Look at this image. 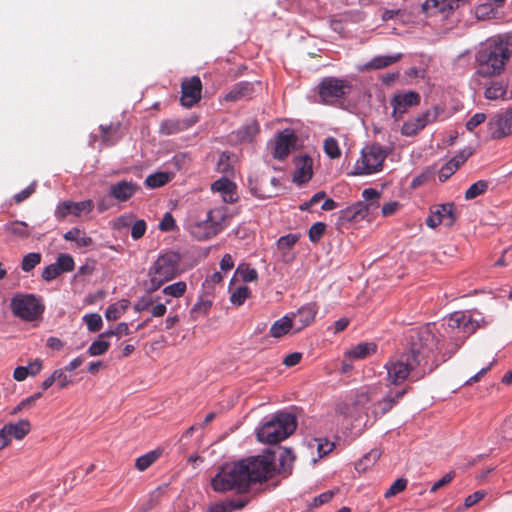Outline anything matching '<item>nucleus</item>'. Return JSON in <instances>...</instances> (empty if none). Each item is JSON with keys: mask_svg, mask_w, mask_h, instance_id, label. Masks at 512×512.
<instances>
[{"mask_svg": "<svg viewBox=\"0 0 512 512\" xmlns=\"http://www.w3.org/2000/svg\"><path fill=\"white\" fill-rule=\"evenodd\" d=\"M12 314L25 322H33L42 317L45 305L42 297L32 293H15L10 299Z\"/></svg>", "mask_w": 512, "mask_h": 512, "instance_id": "8", "label": "nucleus"}, {"mask_svg": "<svg viewBox=\"0 0 512 512\" xmlns=\"http://www.w3.org/2000/svg\"><path fill=\"white\" fill-rule=\"evenodd\" d=\"M228 215L222 207L211 209L206 218L189 224L190 234L197 240H208L218 235L225 227Z\"/></svg>", "mask_w": 512, "mask_h": 512, "instance_id": "9", "label": "nucleus"}, {"mask_svg": "<svg viewBox=\"0 0 512 512\" xmlns=\"http://www.w3.org/2000/svg\"><path fill=\"white\" fill-rule=\"evenodd\" d=\"M93 209V201L85 200L80 202L64 201L55 209V217L58 220L65 219L68 215L81 216L83 213L88 214Z\"/></svg>", "mask_w": 512, "mask_h": 512, "instance_id": "17", "label": "nucleus"}, {"mask_svg": "<svg viewBox=\"0 0 512 512\" xmlns=\"http://www.w3.org/2000/svg\"><path fill=\"white\" fill-rule=\"evenodd\" d=\"M423 124L421 121L416 117L410 120H407L403 123L401 127V134L406 137H413L416 136L420 131H422Z\"/></svg>", "mask_w": 512, "mask_h": 512, "instance_id": "37", "label": "nucleus"}, {"mask_svg": "<svg viewBox=\"0 0 512 512\" xmlns=\"http://www.w3.org/2000/svg\"><path fill=\"white\" fill-rule=\"evenodd\" d=\"M181 104L190 108L197 104L201 99L202 83L198 76L186 79L181 84Z\"/></svg>", "mask_w": 512, "mask_h": 512, "instance_id": "15", "label": "nucleus"}, {"mask_svg": "<svg viewBox=\"0 0 512 512\" xmlns=\"http://www.w3.org/2000/svg\"><path fill=\"white\" fill-rule=\"evenodd\" d=\"M379 207V203H365L358 201L342 211L341 218L348 221H358L364 219L370 211Z\"/></svg>", "mask_w": 512, "mask_h": 512, "instance_id": "19", "label": "nucleus"}, {"mask_svg": "<svg viewBox=\"0 0 512 512\" xmlns=\"http://www.w3.org/2000/svg\"><path fill=\"white\" fill-rule=\"evenodd\" d=\"M186 290H187L186 282L178 281V282H175L173 284L166 286L162 292L164 295L174 297V298H179L185 294Z\"/></svg>", "mask_w": 512, "mask_h": 512, "instance_id": "38", "label": "nucleus"}, {"mask_svg": "<svg viewBox=\"0 0 512 512\" xmlns=\"http://www.w3.org/2000/svg\"><path fill=\"white\" fill-rule=\"evenodd\" d=\"M324 151L331 159L338 158L341 154L338 142L333 137H328L324 141Z\"/></svg>", "mask_w": 512, "mask_h": 512, "instance_id": "46", "label": "nucleus"}, {"mask_svg": "<svg viewBox=\"0 0 512 512\" xmlns=\"http://www.w3.org/2000/svg\"><path fill=\"white\" fill-rule=\"evenodd\" d=\"M66 370L64 369H56L53 371L55 382H57L60 389L66 388L72 383V380L66 374Z\"/></svg>", "mask_w": 512, "mask_h": 512, "instance_id": "54", "label": "nucleus"}, {"mask_svg": "<svg viewBox=\"0 0 512 512\" xmlns=\"http://www.w3.org/2000/svg\"><path fill=\"white\" fill-rule=\"evenodd\" d=\"M457 8L455 0H425L421 6L426 16H433L438 13H451Z\"/></svg>", "mask_w": 512, "mask_h": 512, "instance_id": "22", "label": "nucleus"}, {"mask_svg": "<svg viewBox=\"0 0 512 512\" xmlns=\"http://www.w3.org/2000/svg\"><path fill=\"white\" fill-rule=\"evenodd\" d=\"M154 303V299L151 295L147 294L140 297L134 304V309L137 312L145 311L149 309Z\"/></svg>", "mask_w": 512, "mask_h": 512, "instance_id": "57", "label": "nucleus"}, {"mask_svg": "<svg viewBox=\"0 0 512 512\" xmlns=\"http://www.w3.org/2000/svg\"><path fill=\"white\" fill-rule=\"evenodd\" d=\"M292 328H295L292 319L288 316H283L273 323L270 328V334L274 338H280L286 335Z\"/></svg>", "mask_w": 512, "mask_h": 512, "instance_id": "30", "label": "nucleus"}, {"mask_svg": "<svg viewBox=\"0 0 512 512\" xmlns=\"http://www.w3.org/2000/svg\"><path fill=\"white\" fill-rule=\"evenodd\" d=\"M408 481L406 478H398L393 482V484L387 489V491L384 493L385 498H391L398 493L405 490L407 487Z\"/></svg>", "mask_w": 512, "mask_h": 512, "instance_id": "49", "label": "nucleus"}, {"mask_svg": "<svg viewBox=\"0 0 512 512\" xmlns=\"http://www.w3.org/2000/svg\"><path fill=\"white\" fill-rule=\"evenodd\" d=\"M421 97L415 91L396 93L390 100L392 106L391 116L395 121L402 119L403 115L414 106L419 105Z\"/></svg>", "mask_w": 512, "mask_h": 512, "instance_id": "12", "label": "nucleus"}, {"mask_svg": "<svg viewBox=\"0 0 512 512\" xmlns=\"http://www.w3.org/2000/svg\"><path fill=\"white\" fill-rule=\"evenodd\" d=\"M171 180V174L168 172H156L150 174L145 179V185L148 188H158L167 184Z\"/></svg>", "mask_w": 512, "mask_h": 512, "instance_id": "32", "label": "nucleus"}, {"mask_svg": "<svg viewBox=\"0 0 512 512\" xmlns=\"http://www.w3.org/2000/svg\"><path fill=\"white\" fill-rule=\"evenodd\" d=\"M161 493L162 488H156L153 492L150 493L147 501L138 505L137 512H149L158 503V499Z\"/></svg>", "mask_w": 512, "mask_h": 512, "instance_id": "42", "label": "nucleus"}, {"mask_svg": "<svg viewBox=\"0 0 512 512\" xmlns=\"http://www.w3.org/2000/svg\"><path fill=\"white\" fill-rule=\"evenodd\" d=\"M455 475V471H449L448 473H446L442 478H440L431 486L430 492L434 493L441 487L449 484L454 479Z\"/></svg>", "mask_w": 512, "mask_h": 512, "instance_id": "58", "label": "nucleus"}, {"mask_svg": "<svg viewBox=\"0 0 512 512\" xmlns=\"http://www.w3.org/2000/svg\"><path fill=\"white\" fill-rule=\"evenodd\" d=\"M297 136L291 129H284L275 137L273 145V157L279 160L286 158L295 149Z\"/></svg>", "mask_w": 512, "mask_h": 512, "instance_id": "14", "label": "nucleus"}, {"mask_svg": "<svg viewBox=\"0 0 512 512\" xmlns=\"http://www.w3.org/2000/svg\"><path fill=\"white\" fill-rule=\"evenodd\" d=\"M295 171L293 173V181L298 184L308 182L312 175L313 160L311 157L304 155L294 159Z\"/></svg>", "mask_w": 512, "mask_h": 512, "instance_id": "20", "label": "nucleus"}, {"mask_svg": "<svg viewBox=\"0 0 512 512\" xmlns=\"http://www.w3.org/2000/svg\"><path fill=\"white\" fill-rule=\"evenodd\" d=\"M484 321L477 311H457L452 313L444 323H428L433 327L435 337L439 340L436 350L451 357Z\"/></svg>", "mask_w": 512, "mask_h": 512, "instance_id": "3", "label": "nucleus"}, {"mask_svg": "<svg viewBox=\"0 0 512 512\" xmlns=\"http://www.w3.org/2000/svg\"><path fill=\"white\" fill-rule=\"evenodd\" d=\"M402 58V54L398 53L395 55H381L375 56L368 63H366L365 67L370 70H377L388 67Z\"/></svg>", "mask_w": 512, "mask_h": 512, "instance_id": "29", "label": "nucleus"}, {"mask_svg": "<svg viewBox=\"0 0 512 512\" xmlns=\"http://www.w3.org/2000/svg\"><path fill=\"white\" fill-rule=\"evenodd\" d=\"M333 492L332 491H325L321 493L320 495L316 496L313 499V502L311 503L310 507L317 508L325 503H328L333 498Z\"/></svg>", "mask_w": 512, "mask_h": 512, "instance_id": "64", "label": "nucleus"}, {"mask_svg": "<svg viewBox=\"0 0 512 512\" xmlns=\"http://www.w3.org/2000/svg\"><path fill=\"white\" fill-rule=\"evenodd\" d=\"M4 229L21 238L29 237L28 225L23 221H11L4 225Z\"/></svg>", "mask_w": 512, "mask_h": 512, "instance_id": "36", "label": "nucleus"}, {"mask_svg": "<svg viewBox=\"0 0 512 512\" xmlns=\"http://www.w3.org/2000/svg\"><path fill=\"white\" fill-rule=\"evenodd\" d=\"M3 427L11 440H22L31 431V423L27 419H21L16 423H7Z\"/></svg>", "mask_w": 512, "mask_h": 512, "instance_id": "27", "label": "nucleus"}, {"mask_svg": "<svg viewBox=\"0 0 512 512\" xmlns=\"http://www.w3.org/2000/svg\"><path fill=\"white\" fill-rule=\"evenodd\" d=\"M211 306V299L200 297L190 310L191 318L196 320L198 317L206 315L209 312Z\"/></svg>", "mask_w": 512, "mask_h": 512, "instance_id": "35", "label": "nucleus"}, {"mask_svg": "<svg viewBox=\"0 0 512 512\" xmlns=\"http://www.w3.org/2000/svg\"><path fill=\"white\" fill-rule=\"evenodd\" d=\"M488 130L493 139H500L512 134V111H505L491 118Z\"/></svg>", "mask_w": 512, "mask_h": 512, "instance_id": "16", "label": "nucleus"}, {"mask_svg": "<svg viewBox=\"0 0 512 512\" xmlns=\"http://www.w3.org/2000/svg\"><path fill=\"white\" fill-rule=\"evenodd\" d=\"M457 219L456 208L454 203H445L438 205L435 211L426 219V224L430 228H436L439 225L451 227Z\"/></svg>", "mask_w": 512, "mask_h": 512, "instance_id": "13", "label": "nucleus"}, {"mask_svg": "<svg viewBox=\"0 0 512 512\" xmlns=\"http://www.w3.org/2000/svg\"><path fill=\"white\" fill-rule=\"evenodd\" d=\"M407 393V389H390L382 398H377L374 391H362L357 394L355 403L366 409L374 418L389 412Z\"/></svg>", "mask_w": 512, "mask_h": 512, "instance_id": "7", "label": "nucleus"}, {"mask_svg": "<svg viewBox=\"0 0 512 512\" xmlns=\"http://www.w3.org/2000/svg\"><path fill=\"white\" fill-rule=\"evenodd\" d=\"M471 155V152H467L465 150L459 152L452 159H450L439 172V180L441 182L446 181L452 174L456 172V170L466 162L468 157Z\"/></svg>", "mask_w": 512, "mask_h": 512, "instance_id": "24", "label": "nucleus"}, {"mask_svg": "<svg viewBox=\"0 0 512 512\" xmlns=\"http://www.w3.org/2000/svg\"><path fill=\"white\" fill-rule=\"evenodd\" d=\"M161 455V451L153 450L136 459L135 467L139 471H145L149 468Z\"/></svg>", "mask_w": 512, "mask_h": 512, "instance_id": "34", "label": "nucleus"}, {"mask_svg": "<svg viewBox=\"0 0 512 512\" xmlns=\"http://www.w3.org/2000/svg\"><path fill=\"white\" fill-rule=\"evenodd\" d=\"M83 321L86 323L88 330L91 332L99 331L103 325L102 317L98 313L84 315Z\"/></svg>", "mask_w": 512, "mask_h": 512, "instance_id": "44", "label": "nucleus"}, {"mask_svg": "<svg viewBox=\"0 0 512 512\" xmlns=\"http://www.w3.org/2000/svg\"><path fill=\"white\" fill-rule=\"evenodd\" d=\"M275 451L265 450L262 454L249 456L239 461L224 464L212 478L211 486L216 492L234 490L246 492L252 484L272 478L276 472L287 476L291 473L295 456L289 448Z\"/></svg>", "mask_w": 512, "mask_h": 512, "instance_id": "1", "label": "nucleus"}, {"mask_svg": "<svg viewBox=\"0 0 512 512\" xmlns=\"http://www.w3.org/2000/svg\"><path fill=\"white\" fill-rule=\"evenodd\" d=\"M380 456L381 452L378 449H371L368 453L364 454L359 461L356 462L355 469L358 472H365L376 463Z\"/></svg>", "mask_w": 512, "mask_h": 512, "instance_id": "31", "label": "nucleus"}, {"mask_svg": "<svg viewBox=\"0 0 512 512\" xmlns=\"http://www.w3.org/2000/svg\"><path fill=\"white\" fill-rule=\"evenodd\" d=\"M405 341L407 351L390 357L384 365L387 381L392 385H400L408 379H421L427 372V359L439 345L429 324L407 330Z\"/></svg>", "mask_w": 512, "mask_h": 512, "instance_id": "2", "label": "nucleus"}, {"mask_svg": "<svg viewBox=\"0 0 512 512\" xmlns=\"http://www.w3.org/2000/svg\"><path fill=\"white\" fill-rule=\"evenodd\" d=\"M377 350L374 342H361L351 347L345 352V356L350 360H361L373 355Z\"/></svg>", "mask_w": 512, "mask_h": 512, "instance_id": "25", "label": "nucleus"}, {"mask_svg": "<svg viewBox=\"0 0 512 512\" xmlns=\"http://www.w3.org/2000/svg\"><path fill=\"white\" fill-rule=\"evenodd\" d=\"M326 225L323 222L314 223L309 229V239L311 242H318L324 235Z\"/></svg>", "mask_w": 512, "mask_h": 512, "instance_id": "51", "label": "nucleus"}, {"mask_svg": "<svg viewBox=\"0 0 512 512\" xmlns=\"http://www.w3.org/2000/svg\"><path fill=\"white\" fill-rule=\"evenodd\" d=\"M486 114L484 113H476L474 114L467 122L466 129L472 132L476 127L482 124L486 120Z\"/></svg>", "mask_w": 512, "mask_h": 512, "instance_id": "61", "label": "nucleus"}, {"mask_svg": "<svg viewBox=\"0 0 512 512\" xmlns=\"http://www.w3.org/2000/svg\"><path fill=\"white\" fill-rule=\"evenodd\" d=\"M315 441L317 442V450L319 453V457L327 455L329 452L332 451L334 447V443L329 442L326 439H315Z\"/></svg>", "mask_w": 512, "mask_h": 512, "instance_id": "63", "label": "nucleus"}, {"mask_svg": "<svg viewBox=\"0 0 512 512\" xmlns=\"http://www.w3.org/2000/svg\"><path fill=\"white\" fill-rule=\"evenodd\" d=\"M250 293V289L247 286H240L231 293L230 301L232 304L240 306L250 296Z\"/></svg>", "mask_w": 512, "mask_h": 512, "instance_id": "43", "label": "nucleus"}, {"mask_svg": "<svg viewBox=\"0 0 512 512\" xmlns=\"http://www.w3.org/2000/svg\"><path fill=\"white\" fill-rule=\"evenodd\" d=\"M223 280V276L220 272H214L209 275L203 282V290L206 294H212L213 288L215 284L221 283Z\"/></svg>", "mask_w": 512, "mask_h": 512, "instance_id": "50", "label": "nucleus"}, {"mask_svg": "<svg viewBox=\"0 0 512 512\" xmlns=\"http://www.w3.org/2000/svg\"><path fill=\"white\" fill-rule=\"evenodd\" d=\"M139 190V186L133 181L122 180L112 184L109 188V195L119 202L129 200Z\"/></svg>", "mask_w": 512, "mask_h": 512, "instance_id": "21", "label": "nucleus"}, {"mask_svg": "<svg viewBox=\"0 0 512 512\" xmlns=\"http://www.w3.org/2000/svg\"><path fill=\"white\" fill-rule=\"evenodd\" d=\"M439 114L440 108L438 106H434L431 109H428L422 114L418 115L417 118L423 124V128H425L428 124L435 122Z\"/></svg>", "mask_w": 512, "mask_h": 512, "instance_id": "47", "label": "nucleus"}, {"mask_svg": "<svg viewBox=\"0 0 512 512\" xmlns=\"http://www.w3.org/2000/svg\"><path fill=\"white\" fill-rule=\"evenodd\" d=\"M181 256L177 252L168 251L160 254L149 269L148 291L159 289L180 274Z\"/></svg>", "mask_w": 512, "mask_h": 512, "instance_id": "6", "label": "nucleus"}, {"mask_svg": "<svg viewBox=\"0 0 512 512\" xmlns=\"http://www.w3.org/2000/svg\"><path fill=\"white\" fill-rule=\"evenodd\" d=\"M175 226V220L171 213H165L162 220L159 223V229L161 231L169 232L172 231L175 228Z\"/></svg>", "mask_w": 512, "mask_h": 512, "instance_id": "62", "label": "nucleus"}, {"mask_svg": "<svg viewBox=\"0 0 512 512\" xmlns=\"http://www.w3.org/2000/svg\"><path fill=\"white\" fill-rule=\"evenodd\" d=\"M487 493L484 490H478L474 493L468 495L464 500V506L466 508L472 507L476 503H478L480 500H482Z\"/></svg>", "mask_w": 512, "mask_h": 512, "instance_id": "59", "label": "nucleus"}, {"mask_svg": "<svg viewBox=\"0 0 512 512\" xmlns=\"http://www.w3.org/2000/svg\"><path fill=\"white\" fill-rule=\"evenodd\" d=\"M506 94V89L502 83L495 82L492 83L485 90V97L490 100H496L498 98L503 97Z\"/></svg>", "mask_w": 512, "mask_h": 512, "instance_id": "45", "label": "nucleus"}, {"mask_svg": "<svg viewBox=\"0 0 512 512\" xmlns=\"http://www.w3.org/2000/svg\"><path fill=\"white\" fill-rule=\"evenodd\" d=\"M211 189L214 192L220 193L222 200L225 203H234L237 200L236 186L235 184L226 177H221L216 180L212 185Z\"/></svg>", "mask_w": 512, "mask_h": 512, "instance_id": "23", "label": "nucleus"}, {"mask_svg": "<svg viewBox=\"0 0 512 512\" xmlns=\"http://www.w3.org/2000/svg\"><path fill=\"white\" fill-rule=\"evenodd\" d=\"M146 222L144 220H137L133 223L131 228V237L134 240L142 238L146 232Z\"/></svg>", "mask_w": 512, "mask_h": 512, "instance_id": "56", "label": "nucleus"}, {"mask_svg": "<svg viewBox=\"0 0 512 512\" xmlns=\"http://www.w3.org/2000/svg\"><path fill=\"white\" fill-rule=\"evenodd\" d=\"M193 124L188 119H167L160 125L159 132L162 135H174L187 130Z\"/></svg>", "mask_w": 512, "mask_h": 512, "instance_id": "26", "label": "nucleus"}, {"mask_svg": "<svg viewBox=\"0 0 512 512\" xmlns=\"http://www.w3.org/2000/svg\"><path fill=\"white\" fill-rule=\"evenodd\" d=\"M299 240V236L297 234H287L281 236L277 241V247L280 250H286L292 248L296 242Z\"/></svg>", "mask_w": 512, "mask_h": 512, "instance_id": "52", "label": "nucleus"}, {"mask_svg": "<svg viewBox=\"0 0 512 512\" xmlns=\"http://www.w3.org/2000/svg\"><path fill=\"white\" fill-rule=\"evenodd\" d=\"M110 344L109 342L103 340V339H100L98 337L97 340L93 341L88 349V353L90 356H99V355H103L104 353H106V351L108 350Z\"/></svg>", "mask_w": 512, "mask_h": 512, "instance_id": "48", "label": "nucleus"}, {"mask_svg": "<svg viewBox=\"0 0 512 512\" xmlns=\"http://www.w3.org/2000/svg\"><path fill=\"white\" fill-rule=\"evenodd\" d=\"M258 132V125L252 122L238 131V136L242 141H251L254 135Z\"/></svg>", "mask_w": 512, "mask_h": 512, "instance_id": "53", "label": "nucleus"}, {"mask_svg": "<svg viewBox=\"0 0 512 512\" xmlns=\"http://www.w3.org/2000/svg\"><path fill=\"white\" fill-rule=\"evenodd\" d=\"M296 428V416L290 412L279 411L262 419L260 426L256 428L257 440L276 444L288 438Z\"/></svg>", "mask_w": 512, "mask_h": 512, "instance_id": "5", "label": "nucleus"}, {"mask_svg": "<svg viewBox=\"0 0 512 512\" xmlns=\"http://www.w3.org/2000/svg\"><path fill=\"white\" fill-rule=\"evenodd\" d=\"M488 189V182L485 180H479L473 183L465 192V198L467 200L474 199L479 195L486 192Z\"/></svg>", "mask_w": 512, "mask_h": 512, "instance_id": "39", "label": "nucleus"}, {"mask_svg": "<svg viewBox=\"0 0 512 512\" xmlns=\"http://www.w3.org/2000/svg\"><path fill=\"white\" fill-rule=\"evenodd\" d=\"M55 264L61 273L71 272L74 270V267H75V262H74L73 257L67 253H61L58 256Z\"/></svg>", "mask_w": 512, "mask_h": 512, "instance_id": "41", "label": "nucleus"}, {"mask_svg": "<svg viewBox=\"0 0 512 512\" xmlns=\"http://www.w3.org/2000/svg\"><path fill=\"white\" fill-rule=\"evenodd\" d=\"M61 274L62 273L60 272L56 264L52 263L43 269L41 276L45 281L50 282L56 279Z\"/></svg>", "mask_w": 512, "mask_h": 512, "instance_id": "55", "label": "nucleus"}, {"mask_svg": "<svg viewBox=\"0 0 512 512\" xmlns=\"http://www.w3.org/2000/svg\"><path fill=\"white\" fill-rule=\"evenodd\" d=\"M388 154L389 151L378 143L364 147L360 159L357 160L354 166L353 174L370 175L381 171Z\"/></svg>", "mask_w": 512, "mask_h": 512, "instance_id": "10", "label": "nucleus"}, {"mask_svg": "<svg viewBox=\"0 0 512 512\" xmlns=\"http://www.w3.org/2000/svg\"><path fill=\"white\" fill-rule=\"evenodd\" d=\"M381 193L373 188H366L362 192L363 202L365 203H379Z\"/></svg>", "mask_w": 512, "mask_h": 512, "instance_id": "60", "label": "nucleus"}, {"mask_svg": "<svg viewBox=\"0 0 512 512\" xmlns=\"http://www.w3.org/2000/svg\"><path fill=\"white\" fill-rule=\"evenodd\" d=\"M512 55V38L495 37L482 43L476 51V73L490 78L503 73Z\"/></svg>", "mask_w": 512, "mask_h": 512, "instance_id": "4", "label": "nucleus"}, {"mask_svg": "<svg viewBox=\"0 0 512 512\" xmlns=\"http://www.w3.org/2000/svg\"><path fill=\"white\" fill-rule=\"evenodd\" d=\"M253 92V85L250 82L242 81L236 83L230 91L225 95L226 101H237L250 97Z\"/></svg>", "mask_w": 512, "mask_h": 512, "instance_id": "28", "label": "nucleus"}, {"mask_svg": "<svg viewBox=\"0 0 512 512\" xmlns=\"http://www.w3.org/2000/svg\"><path fill=\"white\" fill-rule=\"evenodd\" d=\"M129 306V301L122 300L118 303L111 304L105 311V317L108 321H115L119 319Z\"/></svg>", "mask_w": 512, "mask_h": 512, "instance_id": "33", "label": "nucleus"}, {"mask_svg": "<svg viewBox=\"0 0 512 512\" xmlns=\"http://www.w3.org/2000/svg\"><path fill=\"white\" fill-rule=\"evenodd\" d=\"M351 83L336 77H324L318 84V95L323 104L335 105L343 102L351 91Z\"/></svg>", "mask_w": 512, "mask_h": 512, "instance_id": "11", "label": "nucleus"}, {"mask_svg": "<svg viewBox=\"0 0 512 512\" xmlns=\"http://www.w3.org/2000/svg\"><path fill=\"white\" fill-rule=\"evenodd\" d=\"M41 262V254L38 252H31L26 254L21 262V269L24 272H30Z\"/></svg>", "mask_w": 512, "mask_h": 512, "instance_id": "40", "label": "nucleus"}, {"mask_svg": "<svg viewBox=\"0 0 512 512\" xmlns=\"http://www.w3.org/2000/svg\"><path fill=\"white\" fill-rule=\"evenodd\" d=\"M318 313V306L314 302L306 303L300 307L293 315V323L295 325V332L301 331L303 328L309 326Z\"/></svg>", "mask_w": 512, "mask_h": 512, "instance_id": "18", "label": "nucleus"}]
</instances>
